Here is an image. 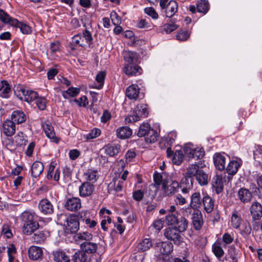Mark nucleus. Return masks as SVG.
I'll list each match as a JSON object with an SVG mask.
<instances>
[{
  "label": "nucleus",
  "instance_id": "1",
  "mask_svg": "<svg viewBox=\"0 0 262 262\" xmlns=\"http://www.w3.org/2000/svg\"><path fill=\"white\" fill-rule=\"evenodd\" d=\"M35 213L30 211H24L20 216L23 224V231L27 234H31L39 227L38 223L35 220Z\"/></svg>",
  "mask_w": 262,
  "mask_h": 262
},
{
  "label": "nucleus",
  "instance_id": "2",
  "mask_svg": "<svg viewBox=\"0 0 262 262\" xmlns=\"http://www.w3.org/2000/svg\"><path fill=\"white\" fill-rule=\"evenodd\" d=\"M201 161L190 165L187 168V174L190 176L195 177L196 180L201 185L207 184L209 178L208 175L202 169L200 166Z\"/></svg>",
  "mask_w": 262,
  "mask_h": 262
},
{
  "label": "nucleus",
  "instance_id": "3",
  "mask_svg": "<svg viewBox=\"0 0 262 262\" xmlns=\"http://www.w3.org/2000/svg\"><path fill=\"white\" fill-rule=\"evenodd\" d=\"M137 135L139 137H145L146 142L148 143L155 142L159 137L158 133L151 128L148 123H143L140 125Z\"/></svg>",
  "mask_w": 262,
  "mask_h": 262
},
{
  "label": "nucleus",
  "instance_id": "4",
  "mask_svg": "<svg viewBox=\"0 0 262 262\" xmlns=\"http://www.w3.org/2000/svg\"><path fill=\"white\" fill-rule=\"evenodd\" d=\"M148 112L147 105L146 104H140L137 105L134 111L133 115H129L125 119V123H129L138 121L140 117H146Z\"/></svg>",
  "mask_w": 262,
  "mask_h": 262
},
{
  "label": "nucleus",
  "instance_id": "5",
  "mask_svg": "<svg viewBox=\"0 0 262 262\" xmlns=\"http://www.w3.org/2000/svg\"><path fill=\"white\" fill-rule=\"evenodd\" d=\"M79 229V222L75 215L67 218L66 231L68 233H75Z\"/></svg>",
  "mask_w": 262,
  "mask_h": 262
},
{
  "label": "nucleus",
  "instance_id": "6",
  "mask_svg": "<svg viewBox=\"0 0 262 262\" xmlns=\"http://www.w3.org/2000/svg\"><path fill=\"white\" fill-rule=\"evenodd\" d=\"M167 157L170 159L173 164L180 165L183 162L184 155L180 150H176L173 152L170 147H168L166 150Z\"/></svg>",
  "mask_w": 262,
  "mask_h": 262
},
{
  "label": "nucleus",
  "instance_id": "7",
  "mask_svg": "<svg viewBox=\"0 0 262 262\" xmlns=\"http://www.w3.org/2000/svg\"><path fill=\"white\" fill-rule=\"evenodd\" d=\"M19 95H21L20 99L30 103L34 100L38 96L37 92L31 90H27L20 87L18 90Z\"/></svg>",
  "mask_w": 262,
  "mask_h": 262
},
{
  "label": "nucleus",
  "instance_id": "8",
  "mask_svg": "<svg viewBox=\"0 0 262 262\" xmlns=\"http://www.w3.org/2000/svg\"><path fill=\"white\" fill-rule=\"evenodd\" d=\"M64 207L71 211H77L81 207V200L78 198H69L66 201Z\"/></svg>",
  "mask_w": 262,
  "mask_h": 262
},
{
  "label": "nucleus",
  "instance_id": "9",
  "mask_svg": "<svg viewBox=\"0 0 262 262\" xmlns=\"http://www.w3.org/2000/svg\"><path fill=\"white\" fill-rule=\"evenodd\" d=\"M124 72L128 76H136L140 75L142 72L140 67L137 63H125L123 68Z\"/></svg>",
  "mask_w": 262,
  "mask_h": 262
},
{
  "label": "nucleus",
  "instance_id": "10",
  "mask_svg": "<svg viewBox=\"0 0 262 262\" xmlns=\"http://www.w3.org/2000/svg\"><path fill=\"white\" fill-rule=\"evenodd\" d=\"M39 211L43 214H50L54 211V208L51 203L46 199H42L38 204Z\"/></svg>",
  "mask_w": 262,
  "mask_h": 262
},
{
  "label": "nucleus",
  "instance_id": "11",
  "mask_svg": "<svg viewBox=\"0 0 262 262\" xmlns=\"http://www.w3.org/2000/svg\"><path fill=\"white\" fill-rule=\"evenodd\" d=\"M28 255L29 258L33 260L41 259L43 255L42 249L39 247L32 246L28 249Z\"/></svg>",
  "mask_w": 262,
  "mask_h": 262
},
{
  "label": "nucleus",
  "instance_id": "12",
  "mask_svg": "<svg viewBox=\"0 0 262 262\" xmlns=\"http://www.w3.org/2000/svg\"><path fill=\"white\" fill-rule=\"evenodd\" d=\"M192 222L194 228L196 230H199L201 229L203 220L202 212L199 210H194L192 213Z\"/></svg>",
  "mask_w": 262,
  "mask_h": 262
},
{
  "label": "nucleus",
  "instance_id": "13",
  "mask_svg": "<svg viewBox=\"0 0 262 262\" xmlns=\"http://www.w3.org/2000/svg\"><path fill=\"white\" fill-rule=\"evenodd\" d=\"M94 186L89 182L83 183L79 188V194L82 197L90 196L94 190Z\"/></svg>",
  "mask_w": 262,
  "mask_h": 262
},
{
  "label": "nucleus",
  "instance_id": "14",
  "mask_svg": "<svg viewBox=\"0 0 262 262\" xmlns=\"http://www.w3.org/2000/svg\"><path fill=\"white\" fill-rule=\"evenodd\" d=\"M16 126L15 123L12 120H6L3 124V133L8 137H10L15 134Z\"/></svg>",
  "mask_w": 262,
  "mask_h": 262
},
{
  "label": "nucleus",
  "instance_id": "15",
  "mask_svg": "<svg viewBox=\"0 0 262 262\" xmlns=\"http://www.w3.org/2000/svg\"><path fill=\"white\" fill-rule=\"evenodd\" d=\"M116 136L118 138L124 140L129 138L133 134L132 129L127 126H121L116 131Z\"/></svg>",
  "mask_w": 262,
  "mask_h": 262
},
{
  "label": "nucleus",
  "instance_id": "16",
  "mask_svg": "<svg viewBox=\"0 0 262 262\" xmlns=\"http://www.w3.org/2000/svg\"><path fill=\"white\" fill-rule=\"evenodd\" d=\"M179 183L177 181L165 179V195H172L177 191Z\"/></svg>",
  "mask_w": 262,
  "mask_h": 262
},
{
  "label": "nucleus",
  "instance_id": "17",
  "mask_svg": "<svg viewBox=\"0 0 262 262\" xmlns=\"http://www.w3.org/2000/svg\"><path fill=\"white\" fill-rule=\"evenodd\" d=\"M80 250L89 255L97 251L98 245L96 243L90 241H85L80 244Z\"/></svg>",
  "mask_w": 262,
  "mask_h": 262
},
{
  "label": "nucleus",
  "instance_id": "18",
  "mask_svg": "<svg viewBox=\"0 0 262 262\" xmlns=\"http://www.w3.org/2000/svg\"><path fill=\"white\" fill-rule=\"evenodd\" d=\"M123 58L125 63H137L139 57V55L135 51L129 50L124 51L123 52Z\"/></svg>",
  "mask_w": 262,
  "mask_h": 262
},
{
  "label": "nucleus",
  "instance_id": "19",
  "mask_svg": "<svg viewBox=\"0 0 262 262\" xmlns=\"http://www.w3.org/2000/svg\"><path fill=\"white\" fill-rule=\"evenodd\" d=\"M53 260L55 262H71L69 256L63 251L58 250L52 252Z\"/></svg>",
  "mask_w": 262,
  "mask_h": 262
},
{
  "label": "nucleus",
  "instance_id": "20",
  "mask_svg": "<svg viewBox=\"0 0 262 262\" xmlns=\"http://www.w3.org/2000/svg\"><path fill=\"white\" fill-rule=\"evenodd\" d=\"M140 88L137 84H132L126 90V96L130 100H136L139 96Z\"/></svg>",
  "mask_w": 262,
  "mask_h": 262
},
{
  "label": "nucleus",
  "instance_id": "21",
  "mask_svg": "<svg viewBox=\"0 0 262 262\" xmlns=\"http://www.w3.org/2000/svg\"><path fill=\"white\" fill-rule=\"evenodd\" d=\"M103 148L107 155L110 157H115L120 151L121 145L118 144H108Z\"/></svg>",
  "mask_w": 262,
  "mask_h": 262
},
{
  "label": "nucleus",
  "instance_id": "22",
  "mask_svg": "<svg viewBox=\"0 0 262 262\" xmlns=\"http://www.w3.org/2000/svg\"><path fill=\"white\" fill-rule=\"evenodd\" d=\"M250 212L254 220H259L262 217V206L259 203H254L251 206Z\"/></svg>",
  "mask_w": 262,
  "mask_h": 262
},
{
  "label": "nucleus",
  "instance_id": "23",
  "mask_svg": "<svg viewBox=\"0 0 262 262\" xmlns=\"http://www.w3.org/2000/svg\"><path fill=\"white\" fill-rule=\"evenodd\" d=\"M237 197L242 202L246 203L251 201L252 194L248 189L242 188L238 191Z\"/></svg>",
  "mask_w": 262,
  "mask_h": 262
},
{
  "label": "nucleus",
  "instance_id": "24",
  "mask_svg": "<svg viewBox=\"0 0 262 262\" xmlns=\"http://www.w3.org/2000/svg\"><path fill=\"white\" fill-rule=\"evenodd\" d=\"M202 204V199L200 192H195L191 195L190 206L194 210H199Z\"/></svg>",
  "mask_w": 262,
  "mask_h": 262
},
{
  "label": "nucleus",
  "instance_id": "25",
  "mask_svg": "<svg viewBox=\"0 0 262 262\" xmlns=\"http://www.w3.org/2000/svg\"><path fill=\"white\" fill-rule=\"evenodd\" d=\"M178 4L175 1H170L168 4L165 3V13L167 17H172L177 12Z\"/></svg>",
  "mask_w": 262,
  "mask_h": 262
},
{
  "label": "nucleus",
  "instance_id": "26",
  "mask_svg": "<svg viewBox=\"0 0 262 262\" xmlns=\"http://www.w3.org/2000/svg\"><path fill=\"white\" fill-rule=\"evenodd\" d=\"M11 89L10 84L6 80H2L0 82V97L8 98L10 96Z\"/></svg>",
  "mask_w": 262,
  "mask_h": 262
},
{
  "label": "nucleus",
  "instance_id": "27",
  "mask_svg": "<svg viewBox=\"0 0 262 262\" xmlns=\"http://www.w3.org/2000/svg\"><path fill=\"white\" fill-rule=\"evenodd\" d=\"M153 178L154 184L152 186L156 188L155 193H156L160 188L164 190V181L162 174L156 171L154 174Z\"/></svg>",
  "mask_w": 262,
  "mask_h": 262
},
{
  "label": "nucleus",
  "instance_id": "28",
  "mask_svg": "<svg viewBox=\"0 0 262 262\" xmlns=\"http://www.w3.org/2000/svg\"><path fill=\"white\" fill-rule=\"evenodd\" d=\"M124 185L123 181L117 178H114L113 181L108 185L109 191H115L116 192L122 191Z\"/></svg>",
  "mask_w": 262,
  "mask_h": 262
},
{
  "label": "nucleus",
  "instance_id": "29",
  "mask_svg": "<svg viewBox=\"0 0 262 262\" xmlns=\"http://www.w3.org/2000/svg\"><path fill=\"white\" fill-rule=\"evenodd\" d=\"M90 257L83 251L79 250L72 255L71 260L73 262H88Z\"/></svg>",
  "mask_w": 262,
  "mask_h": 262
},
{
  "label": "nucleus",
  "instance_id": "30",
  "mask_svg": "<svg viewBox=\"0 0 262 262\" xmlns=\"http://www.w3.org/2000/svg\"><path fill=\"white\" fill-rule=\"evenodd\" d=\"M202 204L204 209L208 213L211 212L214 206V200L210 196L206 195L202 199Z\"/></svg>",
  "mask_w": 262,
  "mask_h": 262
},
{
  "label": "nucleus",
  "instance_id": "31",
  "mask_svg": "<svg viewBox=\"0 0 262 262\" xmlns=\"http://www.w3.org/2000/svg\"><path fill=\"white\" fill-rule=\"evenodd\" d=\"M43 129L46 136L52 139L55 143H58L59 139L55 136L54 128L50 123H46L43 125Z\"/></svg>",
  "mask_w": 262,
  "mask_h": 262
},
{
  "label": "nucleus",
  "instance_id": "32",
  "mask_svg": "<svg viewBox=\"0 0 262 262\" xmlns=\"http://www.w3.org/2000/svg\"><path fill=\"white\" fill-rule=\"evenodd\" d=\"M44 169L42 163L39 161L34 162L31 167V176L32 177L37 178L40 175Z\"/></svg>",
  "mask_w": 262,
  "mask_h": 262
},
{
  "label": "nucleus",
  "instance_id": "33",
  "mask_svg": "<svg viewBox=\"0 0 262 262\" xmlns=\"http://www.w3.org/2000/svg\"><path fill=\"white\" fill-rule=\"evenodd\" d=\"M225 157L221 154H215L213 156V162L215 167L219 170H224L225 165Z\"/></svg>",
  "mask_w": 262,
  "mask_h": 262
},
{
  "label": "nucleus",
  "instance_id": "34",
  "mask_svg": "<svg viewBox=\"0 0 262 262\" xmlns=\"http://www.w3.org/2000/svg\"><path fill=\"white\" fill-rule=\"evenodd\" d=\"M49 235V232L47 231H38L33 234L32 239L34 243L41 244L45 241Z\"/></svg>",
  "mask_w": 262,
  "mask_h": 262
},
{
  "label": "nucleus",
  "instance_id": "35",
  "mask_svg": "<svg viewBox=\"0 0 262 262\" xmlns=\"http://www.w3.org/2000/svg\"><path fill=\"white\" fill-rule=\"evenodd\" d=\"M12 121L17 124H21L26 120V116L21 111L16 110L12 112L11 115Z\"/></svg>",
  "mask_w": 262,
  "mask_h": 262
},
{
  "label": "nucleus",
  "instance_id": "36",
  "mask_svg": "<svg viewBox=\"0 0 262 262\" xmlns=\"http://www.w3.org/2000/svg\"><path fill=\"white\" fill-rule=\"evenodd\" d=\"M212 186L214 188L216 193L219 194L224 189L222 178L221 176L216 175L212 180Z\"/></svg>",
  "mask_w": 262,
  "mask_h": 262
},
{
  "label": "nucleus",
  "instance_id": "37",
  "mask_svg": "<svg viewBox=\"0 0 262 262\" xmlns=\"http://www.w3.org/2000/svg\"><path fill=\"white\" fill-rule=\"evenodd\" d=\"M12 26L18 28L22 33L24 34H30L32 32L31 28L26 24L19 21L17 19L12 20Z\"/></svg>",
  "mask_w": 262,
  "mask_h": 262
},
{
  "label": "nucleus",
  "instance_id": "38",
  "mask_svg": "<svg viewBox=\"0 0 262 262\" xmlns=\"http://www.w3.org/2000/svg\"><path fill=\"white\" fill-rule=\"evenodd\" d=\"M179 232H180L174 226L172 228H168L165 231V236L168 239L177 240L179 237Z\"/></svg>",
  "mask_w": 262,
  "mask_h": 262
},
{
  "label": "nucleus",
  "instance_id": "39",
  "mask_svg": "<svg viewBox=\"0 0 262 262\" xmlns=\"http://www.w3.org/2000/svg\"><path fill=\"white\" fill-rule=\"evenodd\" d=\"M163 242H160L157 244L155 247V256L157 262L164 261V247H163Z\"/></svg>",
  "mask_w": 262,
  "mask_h": 262
},
{
  "label": "nucleus",
  "instance_id": "40",
  "mask_svg": "<svg viewBox=\"0 0 262 262\" xmlns=\"http://www.w3.org/2000/svg\"><path fill=\"white\" fill-rule=\"evenodd\" d=\"M84 176L86 180L95 183L98 177L97 176V171L91 169H88L84 173Z\"/></svg>",
  "mask_w": 262,
  "mask_h": 262
},
{
  "label": "nucleus",
  "instance_id": "41",
  "mask_svg": "<svg viewBox=\"0 0 262 262\" xmlns=\"http://www.w3.org/2000/svg\"><path fill=\"white\" fill-rule=\"evenodd\" d=\"M241 221L240 214L237 211H235L232 213L231 217L232 226L235 229L238 228L241 224Z\"/></svg>",
  "mask_w": 262,
  "mask_h": 262
},
{
  "label": "nucleus",
  "instance_id": "42",
  "mask_svg": "<svg viewBox=\"0 0 262 262\" xmlns=\"http://www.w3.org/2000/svg\"><path fill=\"white\" fill-rule=\"evenodd\" d=\"M178 212H174V214H167L165 216V222L168 225L174 226L178 219Z\"/></svg>",
  "mask_w": 262,
  "mask_h": 262
},
{
  "label": "nucleus",
  "instance_id": "43",
  "mask_svg": "<svg viewBox=\"0 0 262 262\" xmlns=\"http://www.w3.org/2000/svg\"><path fill=\"white\" fill-rule=\"evenodd\" d=\"M180 232L185 231L188 227V221L184 217L178 218V222L174 226Z\"/></svg>",
  "mask_w": 262,
  "mask_h": 262
},
{
  "label": "nucleus",
  "instance_id": "44",
  "mask_svg": "<svg viewBox=\"0 0 262 262\" xmlns=\"http://www.w3.org/2000/svg\"><path fill=\"white\" fill-rule=\"evenodd\" d=\"M239 165L237 161H231L228 165L226 170L230 175H234L237 171Z\"/></svg>",
  "mask_w": 262,
  "mask_h": 262
},
{
  "label": "nucleus",
  "instance_id": "45",
  "mask_svg": "<svg viewBox=\"0 0 262 262\" xmlns=\"http://www.w3.org/2000/svg\"><path fill=\"white\" fill-rule=\"evenodd\" d=\"M193 176H190L186 172V176L181 180V187H186L188 189H192L193 187Z\"/></svg>",
  "mask_w": 262,
  "mask_h": 262
},
{
  "label": "nucleus",
  "instance_id": "46",
  "mask_svg": "<svg viewBox=\"0 0 262 262\" xmlns=\"http://www.w3.org/2000/svg\"><path fill=\"white\" fill-rule=\"evenodd\" d=\"M16 20L15 18H12L3 9H0V20L4 24H9L12 26V20Z\"/></svg>",
  "mask_w": 262,
  "mask_h": 262
},
{
  "label": "nucleus",
  "instance_id": "47",
  "mask_svg": "<svg viewBox=\"0 0 262 262\" xmlns=\"http://www.w3.org/2000/svg\"><path fill=\"white\" fill-rule=\"evenodd\" d=\"M196 8L199 12L205 14L209 10V4L205 0H201L198 3Z\"/></svg>",
  "mask_w": 262,
  "mask_h": 262
},
{
  "label": "nucleus",
  "instance_id": "48",
  "mask_svg": "<svg viewBox=\"0 0 262 262\" xmlns=\"http://www.w3.org/2000/svg\"><path fill=\"white\" fill-rule=\"evenodd\" d=\"M27 136L23 132H19L15 137V142L17 145H25L28 142Z\"/></svg>",
  "mask_w": 262,
  "mask_h": 262
},
{
  "label": "nucleus",
  "instance_id": "49",
  "mask_svg": "<svg viewBox=\"0 0 262 262\" xmlns=\"http://www.w3.org/2000/svg\"><path fill=\"white\" fill-rule=\"evenodd\" d=\"M194 148L193 147V145L190 143L185 144L184 152L186 156L189 158H194Z\"/></svg>",
  "mask_w": 262,
  "mask_h": 262
},
{
  "label": "nucleus",
  "instance_id": "50",
  "mask_svg": "<svg viewBox=\"0 0 262 262\" xmlns=\"http://www.w3.org/2000/svg\"><path fill=\"white\" fill-rule=\"evenodd\" d=\"M151 246V241L148 238H145L138 245V248L143 252L149 249Z\"/></svg>",
  "mask_w": 262,
  "mask_h": 262
},
{
  "label": "nucleus",
  "instance_id": "51",
  "mask_svg": "<svg viewBox=\"0 0 262 262\" xmlns=\"http://www.w3.org/2000/svg\"><path fill=\"white\" fill-rule=\"evenodd\" d=\"M212 251L218 259H220L224 254V251L220 245L214 244L212 246Z\"/></svg>",
  "mask_w": 262,
  "mask_h": 262
},
{
  "label": "nucleus",
  "instance_id": "52",
  "mask_svg": "<svg viewBox=\"0 0 262 262\" xmlns=\"http://www.w3.org/2000/svg\"><path fill=\"white\" fill-rule=\"evenodd\" d=\"M137 27L139 28L150 30L152 26L150 23V19L148 18L147 19H140L137 24Z\"/></svg>",
  "mask_w": 262,
  "mask_h": 262
},
{
  "label": "nucleus",
  "instance_id": "53",
  "mask_svg": "<svg viewBox=\"0 0 262 262\" xmlns=\"http://www.w3.org/2000/svg\"><path fill=\"white\" fill-rule=\"evenodd\" d=\"M79 92V89L71 87L69 88L66 91H63L62 92V96L65 98H67V95L71 97H75L77 96Z\"/></svg>",
  "mask_w": 262,
  "mask_h": 262
},
{
  "label": "nucleus",
  "instance_id": "54",
  "mask_svg": "<svg viewBox=\"0 0 262 262\" xmlns=\"http://www.w3.org/2000/svg\"><path fill=\"white\" fill-rule=\"evenodd\" d=\"M105 75V72L103 71H100L96 75L95 79L99 83V85L97 87V89H100L102 88L104 84Z\"/></svg>",
  "mask_w": 262,
  "mask_h": 262
},
{
  "label": "nucleus",
  "instance_id": "55",
  "mask_svg": "<svg viewBox=\"0 0 262 262\" xmlns=\"http://www.w3.org/2000/svg\"><path fill=\"white\" fill-rule=\"evenodd\" d=\"M36 104L39 110L43 111L46 108L47 100L43 97H38L35 99Z\"/></svg>",
  "mask_w": 262,
  "mask_h": 262
},
{
  "label": "nucleus",
  "instance_id": "56",
  "mask_svg": "<svg viewBox=\"0 0 262 262\" xmlns=\"http://www.w3.org/2000/svg\"><path fill=\"white\" fill-rule=\"evenodd\" d=\"M100 134V129L97 128H95L91 130L90 132L86 135V139L87 140H92L99 137Z\"/></svg>",
  "mask_w": 262,
  "mask_h": 262
},
{
  "label": "nucleus",
  "instance_id": "57",
  "mask_svg": "<svg viewBox=\"0 0 262 262\" xmlns=\"http://www.w3.org/2000/svg\"><path fill=\"white\" fill-rule=\"evenodd\" d=\"M190 36V33L187 31L180 30L177 33L176 38L180 41H186Z\"/></svg>",
  "mask_w": 262,
  "mask_h": 262
},
{
  "label": "nucleus",
  "instance_id": "58",
  "mask_svg": "<svg viewBox=\"0 0 262 262\" xmlns=\"http://www.w3.org/2000/svg\"><path fill=\"white\" fill-rule=\"evenodd\" d=\"M16 252V249L14 244H12L8 248L7 253L9 262H13L14 257L13 254Z\"/></svg>",
  "mask_w": 262,
  "mask_h": 262
},
{
  "label": "nucleus",
  "instance_id": "59",
  "mask_svg": "<svg viewBox=\"0 0 262 262\" xmlns=\"http://www.w3.org/2000/svg\"><path fill=\"white\" fill-rule=\"evenodd\" d=\"M75 215L78 220L84 223L86 220L90 217V213L88 211H81Z\"/></svg>",
  "mask_w": 262,
  "mask_h": 262
},
{
  "label": "nucleus",
  "instance_id": "60",
  "mask_svg": "<svg viewBox=\"0 0 262 262\" xmlns=\"http://www.w3.org/2000/svg\"><path fill=\"white\" fill-rule=\"evenodd\" d=\"M251 227L249 223H245L241 229V234L244 237H247L251 233Z\"/></svg>",
  "mask_w": 262,
  "mask_h": 262
},
{
  "label": "nucleus",
  "instance_id": "61",
  "mask_svg": "<svg viewBox=\"0 0 262 262\" xmlns=\"http://www.w3.org/2000/svg\"><path fill=\"white\" fill-rule=\"evenodd\" d=\"M179 27V25H177L173 21H170L169 23L165 24V32L167 33H170L176 30Z\"/></svg>",
  "mask_w": 262,
  "mask_h": 262
},
{
  "label": "nucleus",
  "instance_id": "62",
  "mask_svg": "<svg viewBox=\"0 0 262 262\" xmlns=\"http://www.w3.org/2000/svg\"><path fill=\"white\" fill-rule=\"evenodd\" d=\"M176 137L177 135L175 132H169L166 139H165V142H166L167 145L171 146L174 142Z\"/></svg>",
  "mask_w": 262,
  "mask_h": 262
},
{
  "label": "nucleus",
  "instance_id": "63",
  "mask_svg": "<svg viewBox=\"0 0 262 262\" xmlns=\"http://www.w3.org/2000/svg\"><path fill=\"white\" fill-rule=\"evenodd\" d=\"M2 233L8 238H10L12 236V233L10 227L8 225L5 224L3 226Z\"/></svg>",
  "mask_w": 262,
  "mask_h": 262
},
{
  "label": "nucleus",
  "instance_id": "64",
  "mask_svg": "<svg viewBox=\"0 0 262 262\" xmlns=\"http://www.w3.org/2000/svg\"><path fill=\"white\" fill-rule=\"evenodd\" d=\"M137 154L134 150H128L125 155L126 162L127 163L133 161V160L135 158Z\"/></svg>",
  "mask_w": 262,
  "mask_h": 262
}]
</instances>
